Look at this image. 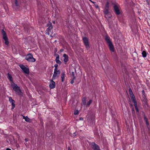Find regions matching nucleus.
Listing matches in <instances>:
<instances>
[{"label":"nucleus","mask_w":150,"mask_h":150,"mask_svg":"<svg viewBox=\"0 0 150 150\" xmlns=\"http://www.w3.org/2000/svg\"><path fill=\"white\" fill-rule=\"evenodd\" d=\"M105 40L108 43L110 51L112 52H114L115 49L113 45L112 42L110 41V39L108 35L105 36Z\"/></svg>","instance_id":"f257e3e1"},{"label":"nucleus","mask_w":150,"mask_h":150,"mask_svg":"<svg viewBox=\"0 0 150 150\" xmlns=\"http://www.w3.org/2000/svg\"><path fill=\"white\" fill-rule=\"evenodd\" d=\"M12 86L13 90L16 92V93L18 95H22V92L20 87L18 86L17 84L13 83L11 84Z\"/></svg>","instance_id":"f03ea898"},{"label":"nucleus","mask_w":150,"mask_h":150,"mask_svg":"<svg viewBox=\"0 0 150 150\" xmlns=\"http://www.w3.org/2000/svg\"><path fill=\"white\" fill-rule=\"evenodd\" d=\"M25 59L29 62H34L36 61L35 59L33 57V55L30 53L26 55Z\"/></svg>","instance_id":"7ed1b4c3"},{"label":"nucleus","mask_w":150,"mask_h":150,"mask_svg":"<svg viewBox=\"0 0 150 150\" xmlns=\"http://www.w3.org/2000/svg\"><path fill=\"white\" fill-rule=\"evenodd\" d=\"M82 40L86 49H88L90 47L88 39L86 37H82Z\"/></svg>","instance_id":"20e7f679"},{"label":"nucleus","mask_w":150,"mask_h":150,"mask_svg":"<svg viewBox=\"0 0 150 150\" xmlns=\"http://www.w3.org/2000/svg\"><path fill=\"white\" fill-rule=\"evenodd\" d=\"M47 26L48 28L45 31L46 33L48 35H49L51 31V30L53 28L52 25V23L50 22H49L47 24Z\"/></svg>","instance_id":"39448f33"},{"label":"nucleus","mask_w":150,"mask_h":150,"mask_svg":"<svg viewBox=\"0 0 150 150\" xmlns=\"http://www.w3.org/2000/svg\"><path fill=\"white\" fill-rule=\"evenodd\" d=\"M19 66L25 73L27 74H29V70L28 68L26 67L23 64H20Z\"/></svg>","instance_id":"423d86ee"},{"label":"nucleus","mask_w":150,"mask_h":150,"mask_svg":"<svg viewBox=\"0 0 150 150\" xmlns=\"http://www.w3.org/2000/svg\"><path fill=\"white\" fill-rule=\"evenodd\" d=\"M61 71L59 70H54V74L52 76V79H54L56 77L59 76V75L60 74Z\"/></svg>","instance_id":"0eeeda50"},{"label":"nucleus","mask_w":150,"mask_h":150,"mask_svg":"<svg viewBox=\"0 0 150 150\" xmlns=\"http://www.w3.org/2000/svg\"><path fill=\"white\" fill-rule=\"evenodd\" d=\"M92 148L94 150H100L99 146L95 142H92L91 144Z\"/></svg>","instance_id":"6e6552de"},{"label":"nucleus","mask_w":150,"mask_h":150,"mask_svg":"<svg viewBox=\"0 0 150 150\" xmlns=\"http://www.w3.org/2000/svg\"><path fill=\"white\" fill-rule=\"evenodd\" d=\"M113 9L115 13L118 15L120 13V10L117 6L115 4H114L113 6Z\"/></svg>","instance_id":"1a4fd4ad"},{"label":"nucleus","mask_w":150,"mask_h":150,"mask_svg":"<svg viewBox=\"0 0 150 150\" xmlns=\"http://www.w3.org/2000/svg\"><path fill=\"white\" fill-rule=\"evenodd\" d=\"M9 102L11 103L12 107L11 108V109L12 110L15 107V101L13 100L12 98L11 97H9Z\"/></svg>","instance_id":"9d476101"},{"label":"nucleus","mask_w":150,"mask_h":150,"mask_svg":"<svg viewBox=\"0 0 150 150\" xmlns=\"http://www.w3.org/2000/svg\"><path fill=\"white\" fill-rule=\"evenodd\" d=\"M50 83L49 85V87L50 89H53L55 87V83L53 80H50Z\"/></svg>","instance_id":"9b49d317"},{"label":"nucleus","mask_w":150,"mask_h":150,"mask_svg":"<svg viewBox=\"0 0 150 150\" xmlns=\"http://www.w3.org/2000/svg\"><path fill=\"white\" fill-rule=\"evenodd\" d=\"M63 57H64L63 59V61L65 62V64L68 61L69 57L66 54H64L63 55Z\"/></svg>","instance_id":"f8f14e48"},{"label":"nucleus","mask_w":150,"mask_h":150,"mask_svg":"<svg viewBox=\"0 0 150 150\" xmlns=\"http://www.w3.org/2000/svg\"><path fill=\"white\" fill-rule=\"evenodd\" d=\"M144 120L146 122V124L147 127L149 129L150 128V127L149 126V124L148 121V120L147 117H145V118H144Z\"/></svg>","instance_id":"ddd939ff"},{"label":"nucleus","mask_w":150,"mask_h":150,"mask_svg":"<svg viewBox=\"0 0 150 150\" xmlns=\"http://www.w3.org/2000/svg\"><path fill=\"white\" fill-rule=\"evenodd\" d=\"M3 39L5 40V45H8L9 44V42L8 38L7 36L3 37Z\"/></svg>","instance_id":"4468645a"},{"label":"nucleus","mask_w":150,"mask_h":150,"mask_svg":"<svg viewBox=\"0 0 150 150\" xmlns=\"http://www.w3.org/2000/svg\"><path fill=\"white\" fill-rule=\"evenodd\" d=\"M7 78L8 79H9V81L11 82V83H13V79L12 77L11 74H10L9 73H8L7 74Z\"/></svg>","instance_id":"2eb2a0df"},{"label":"nucleus","mask_w":150,"mask_h":150,"mask_svg":"<svg viewBox=\"0 0 150 150\" xmlns=\"http://www.w3.org/2000/svg\"><path fill=\"white\" fill-rule=\"evenodd\" d=\"M86 97H83L82 100V102L84 105H86Z\"/></svg>","instance_id":"dca6fc26"},{"label":"nucleus","mask_w":150,"mask_h":150,"mask_svg":"<svg viewBox=\"0 0 150 150\" xmlns=\"http://www.w3.org/2000/svg\"><path fill=\"white\" fill-rule=\"evenodd\" d=\"M65 76V74L64 72H63L61 76V80L62 81V82H64V76Z\"/></svg>","instance_id":"f3484780"},{"label":"nucleus","mask_w":150,"mask_h":150,"mask_svg":"<svg viewBox=\"0 0 150 150\" xmlns=\"http://www.w3.org/2000/svg\"><path fill=\"white\" fill-rule=\"evenodd\" d=\"M142 56L144 57H145L146 56V52L145 51H143L142 53Z\"/></svg>","instance_id":"a211bd4d"},{"label":"nucleus","mask_w":150,"mask_h":150,"mask_svg":"<svg viewBox=\"0 0 150 150\" xmlns=\"http://www.w3.org/2000/svg\"><path fill=\"white\" fill-rule=\"evenodd\" d=\"M71 77H72L73 79H76V77L75 76V73L74 72H72L71 74Z\"/></svg>","instance_id":"6ab92c4d"},{"label":"nucleus","mask_w":150,"mask_h":150,"mask_svg":"<svg viewBox=\"0 0 150 150\" xmlns=\"http://www.w3.org/2000/svg\"><path fill=\"white\" fill-rule=\"evenodd\" d=\"M25 121L27 122H31V120L27 116H26V118H25Z\"/></svg>","instance_id":"aec40b11"},{"label":"nucleus","mask_w":150,"mask_h":150,"mask_svg":"<svg viewBox=\"0 0 150 150\" xmlns=\"http://www.w3.org/2000/svg\"><path fill=\"white\" fill-rule=\"evenodd\" d=\"M109 10L108 9H105L104 11V13L106 15H107L109 13Z\"/></svg>","instance_id":"412c9836"},{"label":"nucleus","mask_w":150,"mask_h":150,"mask_svg":"<svg viewBox=\"0 0 150 150\" xmlns=\"http://www.w3.org/2000/svg\"><path fill=\"white\" fill-rule=\"evenodd\" d=\"M132 102L134 103V106L137 105V101L135 99V98H134L133 99H132Z\"/></svg>","instance_id":"4be33fe9"},{"label":"nucleus","mask_w":150,"mask_h":150,"mask_svg":"<svg viewBox=\"0 0 150 150\" xmlns=\"http://www.w3.org/2000/svg\"><path fill=\"white\" fill-rule=\"evenodd\" d=\"M56 62L59 64V65H61L62 64L61 62L59 60V59H55Z\"/></svg>","instance_id":"5701e85b"},{"label":"nucleus","mask_w":150,"mask_h":150,"mask_svg":"<svg viewBox=\"0 0 150 150\" xmlns=\"http://www.w3.org/2000/svg\"><path fill=\"white\" fill-rule=\"evenodd\" d=\"M105 9H109V3L108 1H107L106 4Z\"/></svg>","instance_id":"b1692460"},{"label":"nucleus","mask_w":150,"mask_h":150,"mask_svg":"<svg viewBox=\"0 0 150 150\" xmlns=\"http://www.w3.org/2000/svg\"><path fill=\"white\" fill-rule=\"evenodd\" d=\"M1 33L3 35V37L7 36L4 30L3 29L1 30Z\"/></svg>","instance_id":"393cba45"},{"label":"nucleus","mask_w":150,"mask_h":150,"mask_svg":"<svg viewBox=\"0 0 150 150\" xmlns=\"http://www.w3.org/2000/svg\"><path fill=\"white\" fill-rule=\"evenodd\" d=\"M54 56L55 57H56V59H59V55L57 53L56 54H54Z\"/></svg>","instance_id":"a878e982"},{"label":"nucleus","mask_w":150,"mask_h":150,"mask_svg":"<svg viewBox=\"0 0 150 150\" xmlns=\"http://www.w3.org/2000/svg\"><path fill=\"white\" fill-rule=\"evenodd\" d=\"M92 101V100H90L87 103L86 105L88 106H89L91 103Z\"/></svg>","instance_id":"bb28decb"},{"label":"nucleus","mask_w":150,"mask_h":150,"mask_svg":"<svg viewBox=\"0 0 150 150\" xmlns=\"http://www.w3.org/2000/svg\"><path fill=\"white\" fill-rule=\"evenodd\" d=\"M134 106V107H135V108L136 109V111L137 112H139V109H138V108L137 107V105H135V106Z\"/></svg>","instance_id":"cd10ccee"},{"label":"nucleus","mask_w":150,"mask_h":150,"mask_svg":"<svg viewBox=\"0 0 150 150\" xmlns=\"http://www.w3.org/2000/svg\"><path fill=\"white\" fill-rule=\"evenodd\" d=\"M142 94H143V97L144 98V97H145L144 91V90H143L142 91Z\"/></svg>","instance_id":"c85d7f7f"},{"label":"nucleus","mask_w":150,"mask_h":150,"mask_svg":"<svg viewBox=\"0 0 150 150\" xmlns=\"http://www.w3.org/2000/svg\"><path fill=\"white\" fill-rule=\"evenodd\" d=\"M130 96L132 99H133L134 98H135L133 94L130 95Z\"/></svg>","instance_id":"c756f323"},{"label":"nucleus","mask_w":150,"mask_h":150,"mask_svg":"<svg viewBox=\"0 0 150 150\" xmlns=\"http://www.w3.org/2000/svg\"><path fill=\"white\" fill-rule=\"evenodd\" d=\"M15 4L16 6H19V5L18 2V0H15Z\"/></svg>","instance_id":"7c9ffc66"},{"label":"nucleus","mask_w":150,"mask_h":150,"mask_svg":"<svg viewBox=\"0 0 150 150\" xmlns=\"http://www.w3.org/2000/svg\"><path fill=\"white\" fill-rule=\"evenodd\" d=\"M79 114V111L77 110H75L74 112V114L75 115H78Z\"/></svg>","instance_id":"2f4dec72"},{"label":"nucleus","mask_w":150,"mask_h":150,"mask_svg":"<svg viewBox=\"0 0 150 150\" xmlns=\"http://www.w3.org/2000/svg\"><path fill=\"white\" fill-rule=\"evenodd\" d=\"M95 120L94 119V118H91V122H92V124H93V122H94V123L95 122Z\"/></svg>","instance_id":"473e14b6"},{"label":"nucleus","mask_w":150,"mask_h":150,"mask_svg":"<svg viewBox=\"0 0 150 150\" xmlns=\"http://www.w3.org/2000/svg\"><path fill=\"white\" fill-rule=\"evenodd\" d=\"M132 115H135V111H134V108H133L132 109Z\"/></svg>","instance_id":"72a5a7b5"},{"label":"nucleus","mask_w":150,"mask_h":150,"mask_svg":"<svg viewBox=\"0 0 150 150\" xmlns=\"http://www.w3.org/2000/svg\"><path fill=\"white\" fill-rule=\"evenodd\" d=\"M129 91L130 95L133 94V92H132L131 88H130L129 89Z\"/></svg>","instance_id":"f704fd0d"},{"label":"nucleus","mask_w":150,"mask_h":150,"mask_svg":"<svg viewBox=\"0 0 150 150\" xmlns=\"http://www.w3.org/2000/svg\"><path fill=\"white\" fill-rule=\"evenodd\" d=\"M58 65L57 64H55L54 65V67H55V68L54 69V70H57V69H57V67H58Z\"/></svg>","instance_id":"c9c22d12"},{"label":"nucleus","mask_w":150,"mask_h":150,"mask_svg":"<svg viewBox=\"0 0 150 150\" xmlns=\"http://www.w3.org/2000/svg\"><path fill=\"white\" fill-rule=\"evenodd\" d=\"M76 79H74L72 78L70 81V83L71 84H73L74 83V81Z\"/></svg>","instance_id":"e433bc0d"},{"label":"nucleus","mask_w":150,"mask_h":150,"mask_svg":"<svg viewBox=\"0 0 150 150\" xmlns=\"http://www.w3.org/2000/svg\"><path fill=\"white\" fill-rule=\"evenodd\" d=\"M94 4V6L96 7V8H98V6L97 4H96V2H95V3H93Z\"/></svg>","instance_id":"4c0bfd02"},{"label":"nucleus","mask_w":150,"mask_h":150,"mask_svg":"<svg viewBox=\"0 0 150 150\" xmlns=\"http://www.w3.org/2000/svg\"><path fill=\"white\" fill-rule=\"evenodd\" d=\"M57 51V48H55L54 50V54H56Z\"/></svg>","instance_id":"58836bf2"},{"label":"nucleus","mask_w":150,"mask_h":150,"mask_svg":"<svg viewBox=\"0 0 150 150\" xmlns=\"http://www.w3.org/2000/svg\"><path fill=\"white\" fill-rule=\"evenodd\" d=\"M142 113H143L142 115L144 117V118H145V117H147L146 116L144 112H143Z\"/></svg>","instance_id":"ea45409f"},{"label":"nucleus","mask_w":150,"mask_h":150,"mask_svg":"<svg viewBox=\"0 0 150 150\" xmlns=\"http://www.w3.org/2000/svg\"><path fill=\"white\" fill-rule=\"evenodd\" d=\"M74 103V101H73V102H72V106L73 107H75H75H76V105H74L73 104Z\"/></svg>","instance_id":"a19ab883"},{"label":"nucleus","mask_w":150,"mask_h":150,"mask_svg":"<svg viewBox=\"0 0 150 150\" xmlns=\"http://www.w3.org/2000/svg\"><path fill=\"white\" fill-rule=\"evenodd\" d=\"M64 49H61L60 50V52H63V51H64Z\"/></svg>","instance_id":"79ce46f5"},{"label":"nucleus","mask_w":150,"mask_h":150,"mask_svg":"<svg viewBox=\"0 0 150 150\" xmlns=\"http://www.w3.org/2000/svg\"><path fill=\"white\" fill-rule=\"evenodd\" d=\"M23 118L24 119H25V118H26V116L25 117V116L24 115H23Z\"/></svg>","instance_id":"37998d69"},{"label":"nucleus","mask_w":150,"mask_h":150,"mask_svg":"<svg viewBox=\"0 0 150 150\" xmlns=\"http://www.w3.org/2000/svg\"><path fill=\"white\" fill-rule=\"evenodd\" d=\"M91 2L93 3H95V2L92 1L91 0H89Z\"/></svg>","instance_id":"c03bdc74"},{"label":"nucleus","mask_w":150,"mask_h":150,"mask_svg":"<svg viewBox=\"0 0 150 150\" xmlns=\"http://www.w3.org/2000/svg\"><path fill=\"white\" fill-rule=\"evenodd\" d=\"M146 0V2H147L148 5H149V2L148 0Z\"/></svg>","instance_id":"a18cd8bd"},{"label":"nucleus","mask_w":150,"mask_h":150,"mask_svg":"<svg viewBox=\"0 0 150 150\" xmlns=\"http://www.w3.org/2000/svg\"><path fill=\"white\" fill-rule=\"evenodd\" d=\"M80 120H83V118L82 117H80Z\"/></svg>","instance_id":"49530a36"},{"label":"nucleus","mask_w":150,"mask_h":150,"mask_svg":"<svg viewBox=\"0 0 150 150\" xmlns=\"http://www.w3.org/2000/svg\"><path fill=\"white\" fill-rule=\"evenodd\" d=\"M68 150H71V149H70V148L69 147H68Z\"/></svg>","instance_id":"de8ad7c7"},{"label":"nucleus","mask_w":150,"mask_h":150,"mask_svg":"<svg viewBox=\"0 0 150 150\" xmlns=\"http://www.w3.org/2000/svg\"><path fill=\"white\" fill-rule=\"evenodd\" d=\"M6 150H11V149L9 148H7L6 149Z\"/></svg>","instance_id":"09e8293b"},{"label":"nucleus","mask_w":150,"mask_h":150,"mask_svg":"<svg viewBox=\"0 0 150 150\" xmlns=\"http://www.w3.org/2000/svg\"><path fill=\"white\" fill-rule=\"evenodd\" d=\"M74 136H76V134H75V132H74Z\"/></svg>","instance_id":"8fccbe9b"},{"label":"nucleus","mask_w":150,"mask_h":150,"mask_svg":"<svg viewBox=\"0 0 150 150\" xmlns=\"http://www.w3.org/2000/svg\"><path fill=\"white\" fill-rule=\"evenodd\" d=\"M25 141H26H26H27L28 140H27V139H25Z\"/></svg>","instance_id":"3c124183"},{"label":"nucleus","mask_w":150,"mask_h":150,"mask_svg":"<svg viewBox=\"0 0 150 150\" xmlns=\"http://www.w3.org/2000/svg\"><path fill=\"white\" fill-rule=\"evenodd\" d=\"M145 104H147V101H146V102H145Z\"/></svg>","instance_id":"603ef678"},{"label":"nucleus","mask_w":150,"mask_h":150,"mask_svg":"<svg viewBox=\"0 0 150 150\" xmlns=\"http://www.w3.org/2000/svg\"><path fill=\"white\" fill-rule=\"evenodd\" d=\"M53 23H55V22L54 21L53 22Z\"/></svg>","instance_id":"864d4df0"},{"label":"nucleus","mask_w":150,"mask_h":150,"mask_svg":"<svg viewBox=\"0 0 150 150\" xmlns=\"http://www.w3.org/2000/svg\"><path fill=\"white\" fill-rule=\"evenodd\" d=\"M24 29H25L26 28L25 27H24Z\"/></svg>","instance_id":"5fc2aeb1"}]
</instances>
